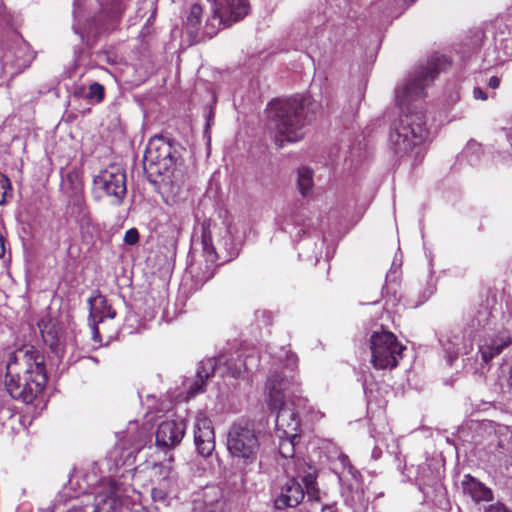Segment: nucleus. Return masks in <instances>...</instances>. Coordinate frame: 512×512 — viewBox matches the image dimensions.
I'll use <instances>...</instances> for the list:
<instances>
[{
    "mask_svg": "<svg viewBox=\"0 0 512 512\" xmlns=\"http://www.w3.org/2000/svg\"><path fill=\"white\" fill-rule=\"evenodd\" d=\"M512 344L511 336L506 332L497 334L490 343L479 347V354L483 363L488 364L494 357L498 356L505 348Z\"/></svg>",
    "mask_w": 512,
    "mask_h": 512,
    "instance_id": "nucleus-18",
    "label": "nucleus"
},
{
    "mask_svg": "<svg viewBox=\"0 0 512 512\" xmlns=\"http://www.w3.org/2000/svg\"><path fill=\"white\" fill-rule=\"evenodd\" d=\"M172 150V145L163 136H154L146 146L144 161L150 167L155 166L159 173L171 171L174 175L176 159Z\"/></svg>",
    "mask_w": 512,
    "mask_h": 512,
    "instance_id": "nucleus-10",
    "label": "nucleus"
},
{
    "mask_svg": "<svg viewBox=\"0 0 512 512\" xmlns=\"http://www.w3.org/2000/svg\"><path fill=\"white\" fill-rule=\"evenodd\" d=\"M509 387L512 388V365L509 371V380H508Z\"/></svg>",
    "mask_w": 512,
    "mask_h": 512,
    "instance_id": "nucleus-41",
    "label": "nucleus"
},
{
    "mask_svg": "<svg viewBox=\"0 0 512 512\" xmlns=\"http://www.w3.org/2000/svg\"><path fill=\"white\" fill-rule=\"evenodd\" d=\"M68 512H85L83 507H73Z\"/></svg>",
    "mask_w": 512,
    "mask_h": 512,
    "instance_id": "nucleus-39",
    "label": "nucleus"
},
{
    "mask_svg": "<svg viewBox=\"0 0 512 512\" xmlns=\"http://www.w3.org/2000/svg\"><path fill=\"white\" fill-rule=\"evenodd\" d=\"M501 80L497 76H492L488 81V87L492 89H496L500 86Z\"/></svg>",
    "mask_w": 512,
    "mask_h": 512,
    "instance_id": "nucleus-34",
    "label": "nucleus"
},
{
    "mask_svg": "<svg viewBox=\"0 0 512 512\" xmlns=\"http://www.w3.org/2000/svg\"><path fill=\"white\" fill-rule=\"evenodd\" d=\"M298 188L303 197L309 195L313 188V171L308 167L298 169Z\"/></svg>",
    "mask_w": 512,
    "mask_h": 512,
    "instance_id": "nucleus-24",
    "label": "nucleus"
},
{
    "mask_svg": "<svg viewBox=\"0 0 512 512\" xmlns=\"http://www.w3.org/2000/svg\"><path fill=\"white\" fill-rule=\"evenodd\" d=\"M261 444L254 424L247 420L234 422L227 434V449L237 463L245 466L257 462Z\"/></svg>",
    "mask_w": 512,
    "mask_h": 512,
    "instance_id": "nucleus-5",
    "label": "nucleus"
},
{
    "mask_svg": "<svg viewBox=\"0 0 512 512\" xmlns=\"http://www.w3.org/2000/svg\"><path fill=\"white\" fill-rule=\"evenodd\" d=\"M9 190H11L9 178L0 172V204L5 201Z\"/></svg>",
    "mask_w": 512,
    "mask_h": 512,
    "instance_id": "nucleus-29",
    "label": "nucleus"
},
{
    "mask_svg": "<svg viewBox=\"0 0 512 512\" xmlns=\"http://www.w3.org/2000/svg\"><path fill=\"white\" fill-rule=\"evenodd\" d=\"M201 243L203 251L206 253L208 258L211 261H214L216 258V251L213 245L212 235L210 230L204 224L202 225Z\"/></svg>",
    "mask_w": 512,
    "mask_h": 512,
    "instance_id": "nucleus-25",
    "label": "nucleus"
},
{
    "mask_svg": "<svg viewBox=\"0 0 512 512\" xmlns=\"http://www.w3.org/2000/svg\"><path fill=\"white\" fill-rule=\"evenodd\" d=\"M371 364L376 370H392L399 365L406 347L388 330L374 331L369 339Z\"/></svg>",
    "mask_w": 512,
    "mask_h": 512,
    "instance_id": "nucleus-7",
    "label": "nucleus"
},
{
    "mask_svg": "<svg viewBox=\"0 0 512 512\" xmlns=\"http://www.w3.org/2000/svg\"><path fill=\"white\" fill-rule=\"evenodd\" d=\"M416 0H397V4L400 7H407L410 4L414 3Z\"/></svg>",
    "mask_w": 512,
    "mask_h": 512,
    "instance_id": "nucleus-37",
    "label": "nucleus"
},
{
    "mask_svg": "<svg viewBox=\"0 0 512 512\" xmlns=\"http://www.w3.org/2000/svg\"><path fill=\"white\" fill-rule=\"evenodd\" d=\"M214 119V112L213 110H210L208 113L207 123H206V130L211 127L212 121Z\"/></svg>",
    "mask_w": 512,
    "mask_h": 512,
    "instance_id": "nucleus-36",
    "label": "nucleus"
},
{
    "mask_svg": "<svg viewBox=\"0 0 512 512\" xmlns=\"http://www.w3.org/2000/svg\"><path fill=\"white\" fill-rule=\"evenodd\" d=\"M193 436L197 452L203 457L211 456L215 450V431L212 420L203 411L194 418Z\"/></svg>",
    "mask_w": 512,
    "mask_h": 512,
    "instance_id": "nucleus-11",
    "label": "nucleus"
},
{
    "mask_svg": "<svg viewBox=\"0 0 512 512\" xmlns=\"http://www.w3.org/2000/svg\"><path fill=\"white\" fill-rule=\"evenodd\" d=\"M289 381L280 373L271 374L265 384L268 392L267 405L271 412H276L286 407L284 390L288 388Z\"/></svg>",
    "mask_w": 512,
    "mask_h": 512,
    "instance_id": "nucleus-15",
    "label": "nucleus"
},
{
    "mask_svg": "<svg viewBox=\"0 0 512 512\" xmlns=\"http://www.w3.org/2000/svg\"><path fill=\"white\" fill-rule=\"evenodd\" d=\"M47 383L44 356L33 346L20 349L7 364L5 388L11 398L31 404Z\"/></svg>",
    "mask_w": 512,
    "mask_h": 512,
    "instance_id": "nucleus-2",
    "label": "nucleus"
},
{
    "mask_svg": "<svg viewBox=\"0 0 512 512\" xmlns=\"http://www.w3.org/2000/svg\"><path fill=\"white\" fill-rule=\"evenodd\" d=\"M322 512H336V511L330 506H324L322 508Z\"/></svg>",
    "mask_w": 512,
    "mask_h": 512,
    "instance_id": "nucleus-40",
    "label": "nucleus"
},
{
    "mask_svg": "<svg viewBox=\"0 0 512 512\" xmlns=\"http://www.w3.org/2000/svg\"><path fill=\"white\" fill-rule=\"evenodd\" d=\"M185 431L186 424L183 420H165L157 427L156 444L163 448H174L182 441Z\"/></svg>",
    "mask_w": 512,
    "mask_h": 512,
    "instance_id": "nucleus-14",
    "label": "nucleus"
},
{
    "mask_svg": "<svg viewBox=\"0 0 512 512\" xmlns=\"http://www.w3.org/2000/svg\"><path fill=\"white\" fill-rule=\"evenodd\" d=\"M124 242L127 245H135L139 242V232L136 228L128 229L124 235Z\"/></svg>",
    "mask_w": 512,
    "mask_h": 512,
    "instance_id": "nucleus-31",
    "label": "nucleus"
},
{
    "mask_svg": "<svg viewBox=\"0 0 512 512\" xmlns=\"http://www.w3.org/2000/svg\"><path fill=\"white\" fill-rule=\"evenodd\" d=\"M473 95L475 99L483 101L487 100V94L480 87L474 88Z\"/></svg>",
    "mask_w": 512,
    "mask_h": 512,
    "instance_id": "nucleus-33",
    "label": "nucleus"
},
{
    "mask_svg": "<svg viewBox=\"0 0 512 512\" xmlns=\"http://www.w3.org/2000/svg\"><path fill=\"white\" fill-rule=\"evenodd\" d=\"M86 99L90 101H94L95 103H101L105 99V87L104 85L93 82L89 85L88 93L86 94Z\"/></svg>",
    "mask_w": 512,
    "mask_h": 512,
    "instance_id": "nucleus-26",
    "label": "nucleus"
},
{
    "mask_svg": "<svg viewBox=\"0 0 512 512\" xmlns=\"http://www.w3.org/2000/svg\"><path fill=\"white\" fill-rule=\"evenodd\" d=\"M111 480L109 493L99 494L95 497V505L92 512H133L137 506H141V493L130 484L121 479Z\"/></svg>",
    "mask_w": 512,
    "mask_h": 512,
    "instance_id": "nucleus-6",
    "label": "nucleus"
},
{
    "mask_svg": "<svg viewBox=\"0 0 512 512\" xmlns=\"http://www.w3.org/2000/svg\"><path fill=\"white\" fill-rule=\"evenodd\" d=\"M133 512H157V508H153V509H144L141 506H137V511H133Z\"/></svg>",
    "mask_w": 512,
    "mask_h": 512,
    "instance_id": "nucleus-38",
    "label": "nucleus"
},
{
    "mask_svg": "<svg viewBox=\"0 0 512 512\" xmlns=\"http://www.w3.org/2000/svg\"><path fill=\"white\" fill-rule=\"evenodd\" d=\"M484 512H512V510L506 506L503 502H496L489 504L484 508Z\"/></svg>",
    "mask_w": 512,
    "mask_h": 512,
    "instance_id": "nucleus-32",
    "label": "nucleus"
},
{
    "mask_svg": "<svg viewBox=\"0 0 512 512\" xmlns=\"http://www.w3.org/2000/svg\"><path fill=\"white\" fill-rule=\"evenodd\" d=\"M463 494L469 496L475 503L490 502L494 499L491 488L471 474H465L461 481Z\"/></svg>",
    "mask_w": 512,
    "mask_h": 512,
    "instance_id": "nucleus-16",
    "label": "nucleus"
},
{
    "mask_svg": "<svg viewBox=\"0 0 512 512\" xmlns=\"http://www.w3.org/2000/svg\"><path fill=\"white\" fill-rule=\"evenodd\" d=\"M99 11L95 17L97 25L104 31L116 30L125 14L130 0H97Z\"/></svg>",
    "mask_w": 512,
    "mask_h": 512,
    "instance_id": "nucleus-12",
    "label": "nucleus"
},
{
    "mask_svg": "<svg viewBox=\"0 0 512 512\" xmlns=\"http://www.w3.org/2000/svg\"><path fill=\"white\" fill-rule=\"evenodd\" d=\"M89 304V320L91 321V331L93 340L96 342L102 341V336L98 325L106 318L113 319L116 317L115 309L108 304L107 298L100 294L88 299Z\"/></svg>",
    "mask_w": 512,
    "mask_h": 512,
    "instance_id": "nucleus-13",
    "label": "nucleus"
},
{
    "mask_svg": "<svg viewBox=\"0 0 512 512\" xmlns=\"http://www.w3.org/2000/svg\"><path fill=\"white\" fill-rule=\"evenodd\" d=\"M212 4V16L205 24V31L210 37L215 35L223 25L228 27L242 20L250 10L248 0H208Z\"/></svg>",
    "mask_w": 512,
    "mask_h": 512,
    "instance_id": "nucleus-8",
    "label": "nucleus"
},
{
    "mask_svg": "<svg viewBox=\"0 0 512 512\" xmlns=\"http://www.w3.org/2000/svg\"><path fill=\"white\" fill-rule=\"evenodd\" d=\"M41 334L44 335V331L41 330ZM43 338H45V336H43ZM45 341H47L46 339H44Z\"/></svg>",
    "mask_w": 512,
    "mask_h": 512,
    "instance_id": "nucleus-42",
    "label": "nucleus"
},
{
    "mask_svg": "<svg viewBox=\"0 0 512 512\" xmlns=\"http://www.w3.org/2000/svg\"><path fill=\"white\" fill-rule=\"evenodd\" d=\"M203 8L199 4L191 6L186 19L185 28L190 36H197L202 22Z\"/></svg>",
    "mask_w": 512,
    "mask_h": 512,
    "instance_id": "nucleus-22",
    "label": "nucleus"
},
{
    "mask_svg": "<svg viewBox=\"0 0 512 512\" xmlns=\"http://www.w3.org/2000/svg\"><path fill=\"white\" fill-rule=\"evenodd\" d=\"M166 487L156 486L151 489V497L155 502H165L169 493L165 490Z\"/></svg>",
    "mask_w": 512,
    "mask_h": 512,
    "instance_id": "nucleus-30",
    "label": "nucleus"
},
{
    "mask_svg": "<svg viewBox=\"0 0 512 512\" xmlns=\"http://www.w3.org/2000/svg\"><path fill=\"white\" fill-rule=\"evenodd\" d=\"M93 185L102 193L99 197H110L111 203L119 206L127 193L126 172L119 165L111 164L94 177Z\"/></svg>",
    "mask_w": 512,
    "mask_h": 512,
    "instance_id": "nucleus-9",
    "label": "nucleus"
},
{
    "mask_svg": "<svg viewBox=\"0 0 512 512\" xmlns=\"http://www.w3.org/2000/svg\"><path fill=\"white\" fill-rule=\"evenodd\" d=\"M275 413L277 434L290 435L292 437L295 436V434H298L297 431L300 425V420L293 409L285 407Z\"/></svg>",
    "mask_w": 512,
    "mask_h": 512,
    "instance_id": "nucleus-17",
    "label": "nucleus"
},
{
    "mask_svg": "<svg viewBox=\"0 0 512 512\" xmlns=\"http://www.w3.org/2000/svg\"><path fill=\"white\" fill-rule=\"evenodd\" d=\"M282 467L288 480L274 501L277 509L297 507L303 501L305 493L309 499L321 501V491L317 483L318 469L314 464L305 459H292L283 462Z\"/></svg>",
    "mask_w": 512,
    "mask_h": 512,
    "instance_id": "nucleus-3",
    "label": "nucleus"
},
{
    "mask_svg": "<svg viewBox=\"0 0 512 512\" xmlns=\"http://www.w3.org/2000/svg\"><path fill=\"white\" fill-rule=\"evenodd\" d=\"M176 484V478L174 476V474H172L171 471H168L163 477L162 479L160 480V482L158 483V486L160 487H166V491L168 493H170L174 487V485Z\"/></svg>",
    "mask_w": 512,
    "mask_h": 512,
    "instance_id": "nucleus-28",
    "label": "nucleus"
},
{
    "mask_svg": "<svg viewBox=\"0 0 512 512\" xmlns=\"http://www.w3.org/2000/svg\"><path fill=\"white\" fill-rule=\"evenodd\" d=\"M70 215L77 225L93 218L84 193L77 192L71 196Z\"/></svg>",
    "mask_w": 512,
    "mask_h": 512,
    "instance_id": "nucleus-20",
    "label": "nucleus"
},
{
    "mask_svg": "<svg viewBox=\"0 0 512 512\" xmlns=\"http://www.w3.org/2000/svg\"><path fill=\"white\" fill-rule=\"evenodd\" d=\"M216 363L213 359L201 361L197 368V379L187 389L188 398H193L206 390V381L214 375Z\"/></svg>",
    "mask_w": 512,
    "mask_h": 512,
    "instance_id": "nucleus-19",
    "label": "nucleus"
},
{
    "mask_svg": "<svg viewBox=\"0 0 512 512\" xmlns=\"http://www.w3.org/2000/svg\"><path fill=\"white\" fill-rule=\"evenodd\" d=\"M280 439L278 445V451L282 458L285 459L284 462H288L289 460L295 459H303L302 457L295 455V445L300 440V435L295 434V436L278 434Z\"/></svg>",
    "mask_w": 512,
    "mask_h": 512,
    "instance_id": "nucleus-21",
    "label": "nucleus"
},
{
    "mask_svg": "<svg viewBox=\"0 0 512 512\" xmlns=\"http://www.w3.org/2000/svg\"><path fill=\"white\" fill-rule=\"evenodd\" d=\"M80 235L81 243L90 246L94 243L96 234L98 233V224L93 221V218L84 221L77 225Z\"/></svg>",
    "mask_w": 512,
    "mask_h": 512,
    "instance_id": "nucleus-23",
    "label": "nucleus"
},
{
    "mask_svg": "<svg viewBox=\"0 0 512 512\" xmlns=\"http://www.w3.org/2000/svg\"><path fill=\"white\" fill-rule=\"evenodd\" d=\"M66 180L70 183L71 188L73 190V194L77 192H83V183L82 180L76 171H70L66 175Z\"/></svg>",
    "mask_w": 512,
    "mask_h": 512,
    "instance_id": "nucleus-27",
    "label": "nucleus"
},
{
    "mask_svg": "<svg viewBox=\"0 0 512 512\" xmlns=\"http://www.w3.org/2000/svg\"><path fill=\"white\" fill-rule=\"evenodd\" d=\"M266 112L279 147H283L285 142H297L304 137V127L309 120L302 98L273 99L268 103Z\"/></svg>",
    "mask_w": 512,
    "mask_h": 512,
    "instance_id": "nucleus-4",
    "label": "nucleus"
},
{
    "mask_svg": "<svg viewBox=\"0 0 512 512\" xmlns=\"http://www.w3.org/2000/svg\"><path fill=\"white\" fill-rule=\"evenodd\" d=\"M446 65L450 66L451 63L445 57H437L396 91V102L401 114L389 135L391 148L396 155H407L424 141L427 134L425 115L422 110H418L415 103L426 96V86Z\"/></svg>",
    "mask_w": 512,
    "mask_h": 512,
    "instance_id": "nucleus-1",
    "label": "nucleus"
},
{
    "mask_svg": "<svg viewBox=\"0 0 512 512\" xmlns=\"http://www.w3.org/2000/svg\"><path fill=\"white\" fill-rule=\"evenodd\" d=\"M506 450L507 449L504 442L501 439H499L496 443V448L494 449V451L498 452L500 455H504Z\"/></svg>",
    "mask_w": 512,
    "mask_h": 512,
    "instance_id": "nucleus-35",
    "label": "nucleus"
}]
</instances>
